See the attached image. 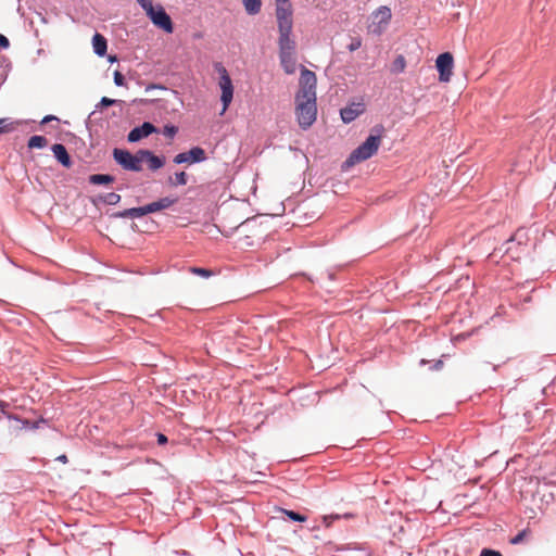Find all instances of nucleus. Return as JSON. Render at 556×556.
Here are the masks:
<instances>
[{
  "label": "nucleus",
  "instance_id": "38",
  "mask_svg": "<svg viewBox=\"0 0 556 556\" xmlns=\"http://www.w3.org/2000/svg\"><path fill=\"white\" fill-rule=\"evenodd\" d=\"M58 460L62 462V463H67V456L66 455H61L56 458Z\"/></svg>",
  "mask_w": 556,
  "mask_h": 556
},
{
  "label": "nucleus",
  "instance_id": "26",
  "mask_svg": "<svg viewBox=\"0 0 556 556\" xmlns=\"http://www.w3.org/2000/svg\"><path fill=\"white\" fill-rule=\"evenodd\" d=\"M281 511L287 515L291 520L293 521H299V522H304L306 521V516L304 515H301V514H298L293 510H288V509H281Z\"/></svg>",
  "mask_w": 556,
  "mask_h": 556
},
{
  "label": "nucleus",
  "instance_id": "28",
  "mask_svg": "<svg viewBox=\"0 0 556 556\" xmlns=\"http://www.w3.org/2000/svg\"><path fill=\"white\" fill-rule=\"evenodd\" d=\"M18 123H14V122H11L9 124L4 123L3 125H0V132H9V131H12L13 129H15V126L17 125Z\"/></svg>",
  "mask_w": 556,
  "mask_h": 556
},
{
  "label": "nucleus",
  "instance_id": "4",
  "mask_svg": "<svg viewBox=\"0 0 556 556\" xmlns=\"http://www.w3.org/2000/svg\"><path fill=\"white\" fill-rule=\"evenodd\" d=\"M279 59L283 71L293 74L296 68L295 41L292 38H278Z\"/></svg>",
  "mask_w": 556,
  "mask_h": 556
},
{
  "label": "nucleus",
  "instance_id": "6",
  "mask_svg": "<svg viewBox=\"0 0 556 556\" xmlns=\"http://www.w3.org/2000/svg\"><path fill=\"white\" fill-rule=\"evenodd\" d=\"M392 18L391 9L387 5L379 7L371 13L368 31L375 35H381L388 27Z\"/></svg>",
  "mask_w": 556,
  "mask_h": 556
},
{
  "label": "nucleus",
  "instance_id": "3",
  "mask_svg": "<svg viewBox=\"0 0 556 556\" xmlns=\"http://www.w3.org/2000/svg\"><path fill=\"white\" fill-rule=\"evenodd\" d=\"M275 15L279 38H291L293 28V5L290 0H276Z\"/></svg>",
  "mask_w": 556,
  "mask_h": 556
},
{
  "label": "nucleus",
  "instance_id": "14",
  "mask_svg": "<svg viewBox=\"0 0 556 556\" xmlns=\"http://www.w3.org/2000/svg\"><path fill=\"white\" fill-rule=\"evenodd\" d=\"M177 202V198L165 197L157 201L148 204V211L155 213L165 208L170 207Z\"/></svg>",
  "mask_w": 556,
  "mask_h": 556
},
{
  "label": "nucleus",
  "instance_id": "12",
  "mask_svg": "<svg viewBox=\"0 0 556 556\" xmlns=\"http://www.w3.org/2000/svg\"><path fill=\"white\" fill-rule=\"evenodd\" d=\"M140 157H141V165L143 163H147L148 164V167L151 169V170H156L161 167H163L164 165V161L163 159L154 155L151 151L149 150H140Z\"/></svg>",
  "mask_w": 556,
  "mask_h": 556
},
{
  "label": "nucleus",
  "instance_id": "34",
  "mask_svg": "<svg viewBox=\"0 0 556 556\" xmlns=\"http://www.w3.org/2000/svg\"><path fill=\"white\" fill-rule=\"evenodd\" d=\"M9 46H10L9 39L5 36H3L2 34H0V47L3 49H7V48H9Z\"/></svg>",
  "mask_w": 556,
  "mask_h": 556
},
{
  "label": "nucleus",
  "instance_id": "2",
  "mask_svg": "<svg viewBox=\"0 0 556 556\" xmlns=\"http://www.w3.org/2000/svg\"><path fill=\"white\" fill-rule=\"evenodd\" d=\"M383 134L384 128L382 125L375 126L371 129V134L368 136V138L350 154L345 161V164L348 166H353L357 163L370 159L374 154L377 153L381 144Z\"/></svg>",
  "mask_w": 556,
  "mask_h": 556
},
{
  "label": "nucleus",
  "instance_id": "31",
  "mask_svg": "<svg viewBox=\"0 0 556 556\" xmlns=\"http://www.w3.org/2000/svg\"><path fill=\"white\" fill-rule=\"evenodd\" d=\"M116 103V100H113V99H110V98H106V97H103L100 101V103L98 104V106H111L113 104Z\"/></svg>",
  "mask_w": 556,
  "mask_h": 556
},
{
  "label": "nucleus",
  "instance_id": "32",
  "mask_svg": "<svg viewBox=\"0 0 556 556\" xmlns=\"http://www.w3.org/2000/svg\"><path fill=\"white\" fill-rule=\"evenodd\" d=\"M340 517H341L340 515L324 516L323 521L326 527H329L331 525L332 520L339 519Z\"/></svg>",
  "mask_w": 556,
  "mask_h": 556
},
{
  "label": "nucleus",
  "instance_id": "40",
  "mask_svg": "<svg viewBox=\"0 0 556 556\" xmlns=\"http://www.w3.org/2000/svg\"><path fill=\"white\" fill-rule=\"evenodd\" d=\"M343 517H344V518H351V517H352V515H351V514H345Z\"/></svg>",
  "mask_w": 556,
  "mask_h": 556
},
{
  "label": "nucleus",
  "instance_id": "9",
  "mask_svg": "<svg viewBox=\"0 0 556 556\" xmlns=\"http://www.w3.org/2000/svg\"><path fill=\"white\" fill-rule=\"evenodd\" d=\"M454 59L452 53H441L435 61V66L439 72V80L442 83H448L453 75Z\"/></svg>",
  "mask_w": 556,
  "mask_h": 556
},
{
  "label": "nucleus",
  "instance_id": "1",
  "mask_svg": "<svg viewBox=\"0 0 556 556\" xmlns=\"http://www.w3.org/2000/svg\"><path fill=\"white\" fill-rule=\"evenodd\" d=\"M316 84L315 73L302 67L299 91L295 94V115L303 129L309 128L317 118Z\"/></svg>",
  "mask_w": 556,
  "mask_h": 556
},
{
  "label": "nucleus",
  "instance_id": "19",
  "mask_svg": "<svg viewBox=\"0 0 556 556\" xmlns=\"http://www.w3.org/2000/svg\"><path fill=\"white\" fill-rule=\"evenodd\" d=\"M113 181L114 177L111 175L93 174L89 176V182L92 185H106L112 184Z\"/></svg>",
  "mask_w": 556,
  "mask_h": 556
},
{
  "label": "nucleus",
  "instance_id": "17",
  "mask_svg": "<svg viewBox=\"0 0 556 556\" xmlns=\"http://www.w3.org/2000/svg\"><path fill=\"white\" fill-rule=\"evenodd\" d=\"M92 47L96 54L103 56L106 53L108 42L106 39L99 33L92 37Z\"/></svg>",
  "mask_w": 556,
  "mask_h": 556
},
{
  "label": "nucleus",
  "instance_id": "11",
  "mask_svg": "<svg viewBox=\"0 0 556 556\" xmlns=\"http://www.w3.org/2000/svg\"><path fill=\"white\" fill-rule=\"evenodd\" d=\"M156 131L157 129L153 124L144 122L141 126L131 129L127 136V139L129 142H137Z\"/></svg>",
  "mask_w": 556,
  "mask_h": 556
},
{
  "label": "nucleus",
  "instance_id": "27",
  "mask_svg": "<svg viewBox=\"0 0 556 556\" xmlns=\"http://www.w3.org/2000/svg\"><path fill=\"white\" fill-rule=\"evenodd\" d=\"M177 131H178V128L176 126H173V125H166L164 127V129H163V134L167 138H174L175 135L177 134Z\"/></svg>",
  "mask_w": 556,
  "mask_h": 556
},
{
  "label": "nucleus",
  "instance_id": "39",
  "mask_svg": "<svg viewBox=\"0 0 556 556\" xmlns=\"http://www.w3.org/2000/svg\"><path fill=\"white\" fill-rule=\"evenodd\" d=\"M109 61L110 62H116L117 61V56L116 55H110L109 56Z\"/></svg>",
  "mask_w": 556,
  "mask_h": 556
},
{
  "label": "nucleus",
  "instance_id": "22",
  "mask_svg": "<svg viewBox=\"0 0 556 556\" xmlns=\"http://www.w3.org/2000/svg\"><path fill=\"white\" fill-rule=\"evenodd\" d=\"M187 181L188 176L185 172L176 173L174 177H169V184L173 186H185Z\"/></svg>",
  "mask_w": 556,
  "mask_h": 556
},
{
  "label": "nucleus",
  "instance_id": "23",
  "mask_svg": "<svg viewBox=\"0 0 556 556\" xmlns=\"http://www.w3.org/2000/svg\"><path fill=\"white\" fill-rule=\"evenodd\" d=\"M189 271L203 278H210L214 275L213 270L202 267H190Z\"/></svg>",
  "mask_w": 556,
  "mask_h": 556
},
{
  "label": "nucleus",
  "instance_id": "13",
  "mask_svg": "<svg viewBox=\"0 0 556 556\" xmlns=\"http://www.w3.org/2000/svg\"><path fill=\"white\" fill-rule=\"evenodd\" d=\"M364 109L361 103H353L341 110V118L344 123H351L363 113Z\"/></svg>",
  "mask_w": 556,
  "mask_h": 556
},
{
  "label": "nucleus",
  "instance_id": "33",
  "mask_svg": "<svg viewBox=\"0 0 556 556\" xmlns=\"http://www.w3.org/2000/svg\"><path fill=\"white\" fill-rule=\"evenodd\" d=\"M480 556H503L500 552L484 548L482 549Z\"/></svg>",
  "mask_w": 556,
  "mask_h": 556
},
{
  "label": "nucleus",
  "instance_id": "41",
  "mask_svg": "<svg viewBox=\"0 0 556 556\" xmlns=\"http://www.w3.org/2000/svg\"><path fill=\"white\" fill-rule=\"evenodd\" d=\"M7 122V119H0V125H3Z\"/></svg>",
  "mask_w": 556,
  "mask_h": 556
},
{
  "label": "nucleus",
  "instance_id": "35",
  "mask_svg": "<svg viewBox=\"0 0 556 556\" xmlns=\"http://www.w3.org/2000/svg\"><path fill=\"white\" fill-rule=\"evenodd\" d=\"M167 442V437L163 433H157V443L160 445L165 444Z\"/></svg>",
  "mask_w": 556,
  "mask_h": 556
},
{
  "label": "nucleus",
  "instance_id": "5",
  "mask_svg": "<svg viewBox=\"0 0 556 556\" xmlns=\"http://www.w3.org/2000/svg\"><path fill=\"white\" fill-rule=\"evenodd\" d=\"M215 71L219 75L218 86L222 90L220 94V101L223 103V111L222 114L227 111L229 108L232 98H233V85L232 80L226 70V67L222 63H215L214 64Z\"/></svg>",
  "mask_w": 556,
  "mask_h": 556
},
{
  "label": "nucleus",
  "instance_id": "10",
  "mask_svg": "<svg viewBox=\"0 0 556 556\" xmlns=\"http://www.w3.org/2000/svg\"><path fill=\"white\" fill-rule=\"evenodd\" d=\"M206 159L205 151L200 147H194L188 152H182L174 157L176 164L181 163H197L202 162Z\"/></svg>",
  "mask_w": 556,
  "mask_h": 556
},
{
  "label": "nucleus",
  "instance_id": "21",
  "mask_svg": "<svg viewBox=\"0 0 556 556\" xmlns=\"http://www.w3.org/2000/svg\"><path fill=\"white\" fill-rule=\"evenodd\" d=\"M405 67H406V60L402 54H400L392 62L391 72L393 74H400L405 71Z\"/></svg>",
  "mask_w": 556,
  "mask_h": 556
},
{
  "label": "nucleus",
  "instance_id": "16",
  "mask_svg": "<svg viewBox=\"0 0 556 556\" xmlns=\"http://www.w3.org/2000/svg\"><path fill=\"white\" fill-rule=\"evenodd\" d=\"M147 214H150V211H148V204L144 206H140V207H132V208L124 210L123 212L115 213L114 216L122 217V218H126V217L138 218V217L144 216Z\"/></svg>",
  "mask_w": 556,
  "mask_h": 556
},
{
  "label": "nucleus",
  "instance_id": "20",
  "mask_svg": "<svg viewBox=\"0 0 556 556\" xmlns=\"http://www.w3.org/2000/svg\"><path fill=\"white\" fill-rule=\"evenodd\" d=\"M47 144H48L47 138L43 136H38V135L30 137L28 140V143H27L29 149H42Z\"/></svg>",
  "mask_w": 556,
  "mask_h": 556
},
{
  "label": "nucleus",
  "instance_id": "36",
  "mask_svg": "<svg viewBox=\"0 0 556 556\" xmlns=\"http://www.w3.org/2000/svg\"><path fill=\"white\" fill-rule=\"evenodd\" d=\"M137 2L141 5L143 10L148 7L150 8V4L152 3L151 0H137Z\"/></svg>",
  "mask_w": 556,
  "mask_h": 556
},
{
  "label": "nucleus",
  "instance_id": "15",
  "mask_svg": "<svg viewBox=\"0 0 556 556\" xmlns=\"http://www.w3.org/2000/svg\"><path fill=\"white\" fill-rule=\"evenodd\" d=\"M52 152L55 159L65 167L71 166V157L65 149V147L61 143H55L52 146Z\"/></svg>",
  "mask_w": 556,
  "mask_h": 556
},
{
  "label": "nucleus",
  "instance_id": "25",
  "mask_svg": "<svg viewBox=\"0 0 556 556\" xmlns=\"http://www.w3.org/2000/svg\"><path fill=\"white\" fill-rule=\"evenodd\" d=\"M529 534H530V530L529 529H523L517 535L511 538L509 542L511 544H514V545L520 544V543H522L529 536Z\"/></svg>",
  "mask_w": 556,
  "mask_h": 556
},
{
  "label": "nucleus",
  "instance_id": "37",
  "mask_svg": "<svg viewBox=\"0 0 556 556\" xmlns=\"http://www.w3.org/2000/svg\"><path fill=\"white\" fill-rule=\"evenodd\" d=\"M53 119H56V117H55V116H53V115H47V116H45V117H43V119L41 121V124H47V123H49V122H51V121H53Z\"/></svg>",
  "mask_w": 556,
  "mask_h": 556
},
{
  "label": "nucleus",
  "instance_id": "8",
  "mask_svg": "<svg viewBox=\"0 0 556 556\" xmlns=\"http://www.w3.org/2000/svg\"><path fill=\"white\" fill-rule=\"evenodd\" d=\"M144 11L155 26L163 29L167 34L173 33V22L162 5L154 7L151 3L150 9L148 7L144 9Z\"/></svg>",
  "mask_w": 556,
  "mask_h": 556
},
{
  "label": "nucleus",
  "instance_id": "7",
  "mask_svg": "<svg viewBox=\"0 0 556 556\" xmlns=\"http://www.w3.org/2000/svg\"><path fill=\"white\" fill-rule=\"evenodd\" d=\"M113 157L115 162L126 170L140 172L142 170L140 150L135 154H131L127 150L114 149Z\"/></svg>",
  "mask_w": 556,
  "mask_h": 556
},
{
  "label": "nucleus",
  "instance_id": "18",
  "mask_svg": "<svg viewBox=\"0 0 556 556\" xmlns=\"http://www.w3.org/2000/svg\"><path fill=\"white\" fill-rule=\"evenodd\" d=\"M244 10L250 15H255L261 12L262 0H242Z\"/></svg>",
  "mask_w": 556,
  "mask_h": 556
},
{
  "label": "nucleus",
  "instance_id": "24",
  "mask_svg": "<svg viewBox=\"0 0 556 556\" xmlns=\"http://www.w3.org/2000/svg\"><path fill=\"white\" fill-rule=\"evenodd\" d=\"M105 204L115 205L121 201V195L115 192L106 193L101 198Z\"/></svg>",
  "mask_w": 556,
  "mask_h": 556
},
{
  "label": "nucleus",
  "instance_id": "29",
  "mask_svg": "<svg viewBox=\"0 0 556 556\" xmlns=\"http://www.w3.org/2000/svg\"><path fill=\"white\" fill-rule=\"evenodd\" d=\"M361 46H362V40H361V38H354V39L352 40V42L348 46V49H349L351 52H353V51H355V50L359 49V48H361Z\"/></svg>",
  "mask_w": 556,
  "mask_h": 556
},
{
  "label": "nucleus",
  "instance_id": "30",
  "mask_svg": "<svg viewBox=\"0 0 556 556\" xmlns=\"http://www.w3.org/2000/svg\"><path fill=\"white\" fill-rule=\"evenodd\" d=\"M114 83H115V85H117V86H124V85H125V78H124V76L122 75V73H121V72H118V71H116V72L114 73Z\"/></svg>",
  "mask_w": 556,
  "mask_h": 556
}]
</instances>
